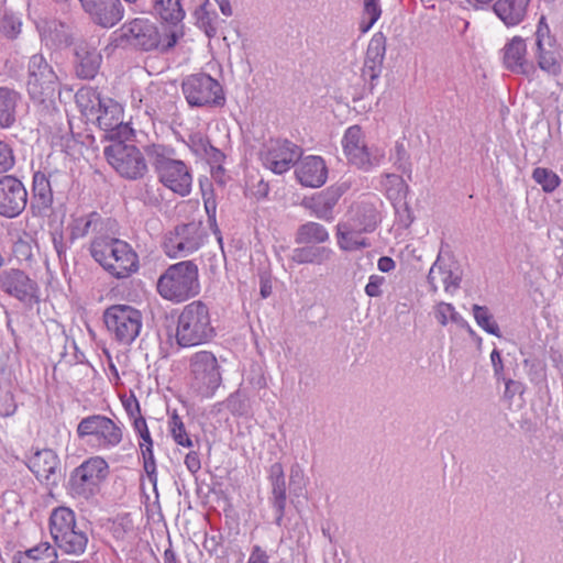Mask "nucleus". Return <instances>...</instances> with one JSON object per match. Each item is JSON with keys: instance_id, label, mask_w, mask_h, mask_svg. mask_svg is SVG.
<instances>
[{"instance_id": "nucleus-16", "label": "nucleus", "mask_w": 563, "mask_h": 563, "mask_svg": "<svg viewBox=\"0 0 563 563\" xmlns=\"http://www.w3.org/2000/svg\"><path fill=\"white\" fill-rule=\"evenodd\" d=\"M95 117L98 126L104 132L102 137L106 140L114 142L130 139L133 134L132 128L123 121V108L111 98L104 99Z\"/></svg>"}, {"instance_id": "nucleus-55", "label": "nucleus", "mask_w": 563, "mask_h": 563, "mask_svg": "<svg viewBox=\"0 0 563 563\" xmlns=\"http://www.w3.org/2000/svg\"><path fill=\"white\" fill-rule=\"evenodd\" d=\"M505 383L504 398L511 401L516 395H522L525 393V386L521 382L511 378L501 379Z\"/></svg>"}, {"instance_id": "nucleus-7", "label": "nucleus", "mask_w": 563, "mask_h": 563, "mask_svg": "<svg viewBox=\"0 0 563 563\" xmlns=\"http://www.w3.org/2000/svg\"><path fill=\"white\" fill-rule=\"evenodd\" d=\"M108 475L109 465L103 457H89L70 473L67 489L73 497L88 500L100 492Z\"/></svg>"}, {"instance_id": "nucleus-23", "label": "nucleus", "mask_w": 563, "mask_h": 563, "mask_svg": "<svg viewBox=\"0 0 563 563\" xmlns=\"http://www.w3.org/2000/svg\"><path fill=\"white\" fill-rule=\"evenodd\" d=\"M346 190L347 186L345 184L330 186L312 197L305 206L318 219L331 222L334 219L333 209Z\"/></svg>"}, {"instance_id": "nucleus-25", "label": "nucleus", "mask_w": 563, "mask_h": 563, "mask_svg": "<svg viewBox=\"0 0 563 563\" xmlns=\"http://www.w3.org/2000/svg\"><path fill=\"white\" fill-rule=\"evenodd\" d=\"M59 459L51 449L36 451L29 460V468L38 481H45L47 485L57 484L56 470Z\"/></svg>"}, {"instance_id": "nucleus-4", "label": "nucleus", "mask_w": 563, "mask_h": 563, "mask_svg": "<svg viewBox=\"0 0 563 563\" xmlns=\"http://www.w3.org/2000/svg\"><path fill=\"white\" fill-rule=\"evenodd\" d=\"M159 181L173 192L187 196L191 191L192 175L189 167L175 158V150L163 144H148L144 147Z\"/></svg>"}, {"instance_id": "nucleus-1", "label": "nucleus", "mask_w": 563, "mask_h": 563, "mask_svg": "<svg viewBox=\"0 0 563 563\" xmlns=\"http://www.w3.org/2000/svg\"><path fill=\"white\" fill-rule=\"evenodd\" d=\"M179 35L178 31H164L162 33L155 22L144 18H135L123 23L111 33L106 49L157 51L166 54L175 47L179 41Z\"/></svg>"}, {"instance_id": "nucleus-27", "label": "nucleus", "mask_w": 563, "mask_h": 563, "mask_svg": "<svg viewBox=\"0 0 563 563\" xmlns=\"http://www.w3.org/2000/svg\"><path fill=\"white\" fill-rule=\"evenodd\" d=\"M53 190L49 179L42 172L33 175L31 208L35 216L47 217L53 208Z\"/></svg>"}, {"instance_id": "nucleus-45", "label": "nucleus", "mask_w": 563, "mask_h": 563, "mask_svg": "<svg viewBox=\"0 0 563 563\" xmlns=\"http://www.w3.org/2000/svg\"><path fill=\"white\" fill-rule=\"evenodd\" d=\"M360 234L361 233L352 230L351 227L346 225L343 222H339L336 224L338 245L343 251H346V252L353 251L354 239H355V236H357Z\"/></svg>"}, {"instance_id": "nucleus-9", "label": "nucleus", "mask_w": 563, "mask_h": 563, "mask_svg": "<svg viewBox=\"0 0 563 563\" xmlns=\"http://www.w3.org/2000/svg\"><path fill=\"white\" fill-rule=\"evenodd\" d=\"M103 322L118 343L129 346L141 333L143 314L130 305H112L103 311Z\"/></svg>"}, {"instance_id": "nucleus-57", "label": "nucleus", "mask_w": 563, "mask_h": 563, "mask_svg": "<svg viewBox=\"0 0 563 563\" xmlns=\"http://www.w3.org/2000/svg\"><path fill=\"white\" fill-rule=\"evenodd\" d=\"M52 242L54 250L58 256L59 261H64L66 258L67 244L64 240V234L62 231L52 232Z\"/></svg>"}, {"instance_id": "nucleus-49", "label": "nucleus", "mask_w": 563, "mask_h": 563, "mask_svg": "<svg viewBox=\"0 0 563 563\" xmlns=\"http://www.w3.org/2000/svg\"><path fill=\"white\" fill-rule=\"evenodd\" d=\"M201 158H205L210 164L214 175L222 174L224 172L222 163L224 162L225 155L212 144L209 145L207 153L203 154Z\"/></svg>"}, {"instance_id": "nucleus-58", "label": "nucleus", "mask_w": 563, "mask_h": 563, "mask_svg": "<svg viewBox=\"0 0 563 563\" xmlns=\"http://www.w3.org/2000/svg\"><path fill=\"white\" fill-rule=\"evenodd\" d=\"M490 362L494 369V377L496 378L497 382H500V379H504L505 377V367L500 352L497 349H494L492 351Z\"/></svg>"}, {"instance_id": "nucleus-37", "label": "nucleus", "mask_w": 563, "mask_h": 563, "mask_svg": "<svg viewBox=\"0 0 563 563\" xmlns=\"http://www.w3.org/2000/svg\"><path fill=\"white\" fill-rule=\"evenodd\" d=\"M329 238L328 230L313 221L300 224L295 233L296 244H322L329 241Z\"/></svg>"}, {"instance_id": "nucleus-41", "label": "nucleus", "mask_w": 563, "mask_h": 563, "mask_svg": "<svg viewBox=\"0 0 563 563\" xmlns=\"http://www.w3.org/2000/svg\"><path fill=\"white\" fill-rule=\"evenodd\" d=\"M382 185L391 199L405 198L409 191V186L404 178L396 174H385Z\"/></svg>"}, {"instance_id": "nucleus-19", "label": "nucleus", "mask_w": 563, "mask_h": 563, "mask_svg": "<svg viewBox=\"0 0 563 563\" xmlns=\"http://www.w3.org/2000/svg\"><path fill=\"white\" fill-rule=\"evenodd\" d=\"M202 243L199 228L195 223H186L175 228L164 241L167 256H187L197 251Z\"/></svg>"}, {"instance_id": "nucleus-13", "label": "nucleus", "mask_w": 563, "mask_h": 563, "mask_svg": "<svg viewBox=\"0 0 563 563\" xmlns=\"http://www.w3.org/2000/svg\"><path fill=\"white\" fill-rule=\"evenodd\" d=\"M342 145L347 161L365 172L380 165L385 157L382 150L366 146L360 125H352L345 131Z\"/></svg>"}, {"instance_id": "nucleus-33", "label": "nucleus", "mask_w": 563, "mask_h": 563, "mask_svg": "<svg viewBox=\"0 0 563 563\" xmlns=\"http://www.w3.org/2000/svg\"><path fill=\"white\" fill-rule=\"evenodd\" d=\"M527 45L522 37L515 36L504 47V65L507 69L519 73H528V62L526 59Z\"/></svg>"}, {"instance_id": "nucleus-20", "label": "nucleus", "mask_w": 563, "mask_h": 563, "mask_svg": "<svg viewBox=\"0 0 563 563\" xmlns=\"http://www.w3.org/2000/svg\"><path fill=\"white\" fill-rule=\"evenodd\" d=\"M89 20L102 29H112L124 18L121 0H79Z\"/></svg>"}, {"instance_id": "nucleus-14", "label": "nucleus", "mask_w": 563, "mask_h": 563, "mask_svg": "<svg viewBox=\"0 0 563 563\" xmlns=\"http://www.w3.org/2000/svg\"><path fill=\"white\" fill-rule=\"evenodd\" d=\"M0 290L29 307L40 302L37 283L19 268L0 271Z\"/></svg>"}, {"instance_id": "nucleus-47", "label": "nucleus", "mask_w": 563, "mask_h": 563, "mask_svg": "<svg viewBox=\"0 0 563 563\" xmlns=\"http://www.w3.org/2000/svg\"><path fill=\"white\" fill-rule=\"evenodd\" d=\"M141 454L143 457V467L146 473V476L150 483L156 487L157 485V473H156V462L153 453V446H146L141 449Z\"/></svg>"}, {"instance_id": "nucleus-32", "label": "nucleus", "mask_w": 563, "mask_h": 563, "mask_svg": "<svg viewBox=\"0 0 563 563\" xmlns=\"http://www.w3.org/2000/svg\"><path fill=\"white\" fill-rule=\"evenodd\" d=\"M295 247L290 258L297 264L324 265L330 262L334 255L332 249L320 244H301Z\"/></svg>"}, {"instance_id": "nucleus-6", "label": "nucleus", "mask_w": 563, "mask_h": 563, "mask_svg": "<svg viewBox=\"0 0 563 563\" xmlns=\"http://www.w3.org/2000/svg\"><path fill=\"white\" fill-rule=\"evenodd\" d=\"M49 531L57 548L69 555H81L88 544V536L76 522L75 512L67 507L55 508L49 517Z\"/></svg>"}, {"instance_id": "nucleus-43", "label": "nucleus", "mask_w": 563, "mask_h": 563, "mask_svg": "<svg viewBox=\"0 0 563 563\" xmlns=\"http://www.w3.org/2000/svg\"><path fill=\"white\" fill-rule=\"evenodd\" d=\"M228 410L234 416H244L249 412L247 397L241 389L231 394L225 401Z\"/></svg>"}, {"instance_id": "nucleus-10", "label": "nucleus", "mask_w": 563, "mask_h": 563, "mask_svg": "<svg viewBox=\"0 0 563 563\" xmlns=\"http://www.w3.org/2000/svg\"><path fill=\"white\" fill-rule=\"evenodd\" d=\"M181 91L188 104L196 108L223 107L225 95L220 82L206 73L187 76L181 84Z\"/></svg>"}, {"instance_id": "nucleus-26", "label": "nucleus", "mask_w": 563, "mask_h": 563, "mask_svg": "<svg viewBox=\"0 0 563 563\" xmlns=\"http://www.w3.org/2000/svg\"><path fill=\"white\" fill-rule=\"evenodd\" d=\"M296 176L302 186L319 188L328 178L325 162L320 156H307L299 163Z\"/></svg>"}, {"instance_id": "nucleus-28", "label": "nucleus", "mask_w": 563, "mask_h": 563, "mask_svg": "<svg viewBox=\"0 0 563 563\" xmlns=\"http://www.w3.org/2000/svg\"><path fill=\"white\" fill-rule=\"evenodd\" d=\"M76 74L82 79H93L99 71L102 56L100 52L85 41L75 46Z\"/></svg>"}, {"instance_id": "nucleus-62", "label": "nucleus", "mask_w": 563, "mask_h": 563, "mask_svg": "<svg viewBox=\"0 0 563 563\" xmlns=\"http://www.w3.org/2000/svg\"><path fill=\"white\" fill-rule=\"evenodd\" d=\"M461 277L459 275H455L452 271L445 269L444 276H443V285L445 291H453L456 290L460 287Z\"/></svg>"}, {"instance_id": "nucleus-61", "label": "nucleus", "mask_w": 563, "mask_h": 563, "mask_svg": "<svg viewBox=\"0 0 563 563\" xmlns=\"http://www.w3.org/2000/svg\"><path fill=\"white\" fill-rule=\"evenodd\" d=\"M247 563H269L267 552L260 545H253Z\"/></svg>"}, {"instance_id": "nucleus-5", "label": "nucleus", "mask_w": 563, "mask_h": 563, "mask_svg": "<svg viewBox=\"0 0 563 563\" xmlns=\"http://www.w3.org/2000/svg\"><path fill=\"white\" fill-rule=\"evenodd\" d=\"M157 292L173 303L185 302L200 294L199 268L194 261L169 265L158 277Z\"/></svg>"}, {"instance_id": "nucleus-24", "label": "nucleus", "mask_w": 563, "mask_h": 563, "mask_svg": "<svg viewBox=\"0 0 563 563\" xmlns=\"http://www.w3.org/2000/svg\"><path fill=\"white\" fill-rule=\"evenodd\" d=\"M184 0H153V11L164 24L165 32L180 33L179 38L184 36L183 20L186 15Z\"/></svg>"}, {"instance_id": "nucleus-46", "label": "nucleus", "mask_w": 563, "mask_h": 563, "mask_svg": "<svg viewBox=\"0 0 563 563\" xmlns=\"http://www.w3.org/2000/svg\"><path fill=\"white\" fill-rule=\"evenodd\" d=\"M395 166L398 170L406 174L408 179H411V163L409 154L404 143L397 142L395 145Z\"/></svg>"}, {"instance_id": "nucleus-11", "label": "nucleus", "mask_w": 563, "mask_h": 563, "mask_svg": "<svg viewBox=\"0 0 563 563\" xmlns=\"http://www.w3.org/2000/svg\"><path fill=\"white\" fill-rule=\"evenodd\" d=\"M128 139L112 142L103 150L108 163L124 178L140 179L147 173V164L143 153L133 144H126Z\"/></svg>"}, {"instance_id": "nucleus-12", "label": "nucleus", "mask_w": 563, "mask_h": 563, "mask_svg": "<svg viewBox=\"0 0 563 563\" xmlns=\"http://www.w3.org/2000/svg\"><path fill=\"white\" fill-rule=\"evenodd\" d=\"M27 91L40 102L51 99L59 86L58 77L43 54H34L27 63Z\"/></svg>"}, {"instance_id": "nucleus-36", "label": "nucleus", "mask_w": 563, "mask_h": 563, "mask_svg": "<svg viewBox=\"0 0 563 563\" xmlns=\"http://www.w3.org/2000/svg\"><path fill=\"white\" fill-rule=\"evenodd\" d=\"M20 95L14 89L0 87V129H7L15 122V109Z\"/></svg>"}, {"instance_id": "nucleus-51", "label": "nucleus", "mask_w": 563, "mask_h": 563, "mask_svg": "<svg viewBox=\"0 0 563 563\" xmlns=\"http://www.w3.org/2000/svg\"><path fill=\"white\" fill-rule=\"evenodd\" d=\"M133 428L142 440L140 442V449L153 446V440L148 431L146 420L143 416L135 418V421H133Z\"/></svg>"}, {"instance_id": "nucleus-34", "label": "nucleus", "mask_w": 563, "mask_h": 563, "mask_svg": "<svg viewBox=\"0 0 563 563\" xmlns=\"http://www.w3.org/2000/svg\"><path fill=\"white\" fill-rule=\"evenodd\" d=\"M530 0H497L493 9L507 26H515L523 21Z\"/></svg>"}, {"instance_id": "nucleus-31", "label": "nucleus", "mask_w": 563, "mask_h": 563, "mask_svg": "<svg viewBox=\"0 0 563 563\" xmlns=\"http://www.w3.org/2000/svg\"><path fill=\"white\" fill-rule=\"evenodd\" d=\"M379 221V214L373 203L361 202L351 211V216L343 221L358 233L373 232Z\"/></svg>"}, {"instance_id": "nucleus-52", "label": "nucleus", "mask_w": 563, "mask_h": 563, "mask_svg": "<svg viewBox=\"0 0 563 563\" xmlns=\"http://www.w3.org/2000/svg\"><path fill=\"white\" fill-rule=\"evenodd\" d=\"M210 141L207 136L201 133H195L189 136L188 145L195 155L202 157L207 153V148L210 145Z\"/></svg>"}, {"instance_id": "nucleus-29", "label": "nucleus", "mask_w": 563, "mask_h": 563, "mask_svg": "<svg viewBox=\"0 0 563 563\" xmlns=\"http://www.w3.org/2000/svg\"><path fill=\"white\" fill-rule=\"evenodd\" d=\"M40 34L46 44L51 43L55 48H66L77 44L74 26L59 20L45 21L40 27Z\"/></svg>"}, {"instance_id": "nucleus-30", "label": "nucleus", "mask_w": 563, "mask_h": 563, "mask_svg": "<svg viewBox=\"0 0 563 563\" xmlns=\"http://www.w3.org/2000/svg\"><path fill=\"white\" fill-rule=\"evenodd\" d=\"M269 481L272 485V505L276 511L275 523L283 525L286 508V479L283 465L274 463L269 468Z\"/></svg>"}, {"instance_id": "nucleus-15", "label": "nucleus", "mask_w": 563, "mask_h": 563, "mask_svg": "<svg viewBox=\"0 0 563 563\" xmlns=\"http://www.w3.org/2000/svg\"><path fill=\"white\" fill-rule=\"evenodd\" d=\"M76 432L79 439L95 437L103 448H114L121 443L123 438L121 427L102 415H91L82 418Z\"/></svg>"}, {"instance_id": "nucleus-54", "label": "nucleus", "mask_w": 563, "mask_h": 563, "mask_svg": "<svg viewBox=\"0 0 563 563\" xmlns=\"http://www.w3.org/2000/svg\"><path fill=\"white\" fill-rule=\"evenodd\" d=\"M23 555L27 556L33 563H41L42 559H51L52 555H55V550L48 544H42L27 550Z\"/></svg>"}, {"instance_id": "nucleus-64", "label": "nucleus", "mask_w": 563, "mask_h": 563, "mask_svg": "<svg viewBox=\"0 0 563 563\" xmlns=\"http://www.w3.org/2000/svg\"><path fill=\"white\" fill-rule=\"evenodd\" d=\"M185 465L191 474H196L201 468L199 454L196 451L189 452L185 456Z\"/></svg>"}, {"instance_id": "nucleus-8", "label": "nucleus", "mask_w": 563, "mask_h": 563, "mask_svg": "<svg viewBox=\"0 0 563 563\" xmlns=\"http://www.w3.org/2000/svg\"><path fill=\"white\" fill-rule=\"evenodd\" d=\"M191 388L201 397L210 398L222 383L221 365L211 351L201 350L189 357Z\"/></svg>"}, {"instance_id": "nucleus-38", "label": "nucleus", "mask_w": 563, "mask_h": 563, "mask_svg": "<svg viewBox=\"0 0 563 563\" xmlns=\"http://www.w3.org/2000/svg\"><path fill=\"white\" fill-rule=\"evenodd\" d=\"M76 103L79 107L81 113L88 119L95 117L99 111L101 103L104 101V97L92 88H80L75 95Z\"/></svg>"}, {"instance_id": "nucleus-3", "label": "nucleus", "mask_w": 563, "mask_h": 563, "mask_svg": "<svg viewBox=\"0 0 563 563\" xmlns=\"http://www.w3.org/2000/svg\"><path fill=\"white\" fill-rule=\"evenodd\" d=\"M174 338L179 347H194L209 343L216 336L210 309L201 300L185 305L176 320Z\"/></svg>"}, {"instance_id": "nucleus-53", "label": "nucleus", "mask_w": 563, "mask_h": 563, "mask_svg": "<svg viewBox=\"0 0 563 563\" xmlns=\"http://www.w3.org/2000/svg\"><path fill=\"white\" fill-rule=\"evenodd\" d=\"M15 159L12 148L0 141V173H7L14 166Z\"/></svg>"}, {"instance_id": "nucleus-60", "label": "nucleus", "mask_w": 563, "mask_h": 563, "mask_svg": "<svg viewBox=\"0 0 563 563\" xmlns=\"http://www.w3.org/2000/svg\"><path fill=\"white\" fill-rule=\"evenodd\" d=\"M444 273H445V268L439 264V258H438L431 266L428 277H427L428 283L430 285V290L432 292H437V290H438V285L435 283L437 275H440L443 278Z\"/></svg>"}, {"instance_id": "nucleus-50", "label": "nucleus", "mask_w": 563, "mask_h": 563, "mask_svg": "<svg viewBox=\"0 0 563 563\" xmlns=\"http://www.w3.org/2000/svg\"><path fill=\"white\" fill-rule=\"evenodd\" d=\"M289 486L291 494H294L297 497L302 495L305 487V475L303 471L298 464L292 465L290 468Z\"/></svg>"}, {"instance_id": "nucleus-35", "label": "nucleus", "mask_w": 563, "mask_h": 563, "mask_svg": "<svg viewBox=\"0 0 563 563\" xmlns=\"http://www.w3.org/2000/svg\"><path fill=\"white\" fill-rule=\"evenodd\" d=\"M194 16L196 25L209 38L217 36L222 23H224V20L219 18L214 5L209 0H205L196 8Z\"/></svg>"}, {"instance_id": "nucleus-42", "label": "nucleus", "mask_w": 563, "mask_h": 563, "mask_svg": "<svg viewBox=\"0 0 563 563\" xmlns=\"http://www.w3.org/2000/svg\"><path fill=\"white\" fill-rule=\"evenodd\" d=\"M532 178L545 192L554 191L561 181L560 177L553 170L543 167L534 168Z\"/></svg>"}, {"instance_id": "nucleus-44", "label": "nucleus", "mask_w": 563, "mask_h": 563, "mask_svg": "<svg viewBox=\"0 0 563 563\" xmlns=\"http://www.w3.org/2000/svg\"><path fill=\"white\" fill-rule=\"evenodd\" d=\"M22 22L19 16L5 13L0 20V32L9 40H14L21 33Z\"/></svg>"}, {"instance_id": "nucleus-39", "label": "nucleus", "mask_w": 563, "mask_h": 563, "mask_svg": "<svg viewBox=\"0 0 563 563\" xmlns=\"http://www.w3.org/2000/svg\"><path fill=\"white\" fill-rule=\"evenodd\" d=\"M101 224V216L97 212H90L87 216L78 217L70 224L69 238L71 241L82 239L91 232H96Z\"/></svg>"}, {"instance_id": "nucleus-40", "label": "nucleus", "mask_w": 563, "mask_h": 563, "mask_svg": "<svg viewBox=\"0 0 563 563\" xmlns=\"http://www.w3.org/2000/svg\"><path fill=\"white\" fill-rule=\"evenodd\" d=\"M473 314L476 323L487 333L501 336L499 325L486 306L474 305Z\"/></svg>"}, {"instance_id": "nucleus-59", "label": "nucleus", "mask_w": 563, "mask_h": 563, "mask_svg": "<svg viewBox=\"0 0 563 563\" xmlns=\"http://www.w3.org/2000/svg\"><path fill=\"white\" fill-rule=\"evenodd\" d=\"M454 307L451 303L440 302L435 307V318L441 325H446L449 318H451Z\"/></svg>"}, {"instance_id": "nucleus-63", "label": "nucleus", "mask_w": 563, "mask_h": 563, "mask_svg": "<svg viewBox=\"0 0 563 563\" xmlns=\"http://www.w3.org/2000/svg\"><path fill=\"white\" fill-rule=\"evenodd\" d=\"M123 406L126 413L133 419V421H135V418L139 416H142L139 400L133 395L123 401Z\"/></svg>"}, {"instance_id": "nucleus-21", "label": "nucleus", "mask_w": 563, "mask_h": 563, "mask_svg": "<svg viewBox=\"0 0 563 563\" xmlns=\"http://www.w3.org/2000/svg\"><path fill=\"white\" fill-rule=\"evenodd\" d=\"M536 45L538 48V64L540 68L550 75L556 76L562 67L559 62V51L555 38L550 34L545 18L541 16L536 32Z\"/></svg>"}, {"instance_id": "nucleus-48", "label": "nucleus", "mask_w": 563, "mask_h": 563, "mask_svg": "<svg viewBox=\"0 0 563 563\" xmlns=\"http://www.w3.org/2000/svg\"><path fill=\"white\" fill-rule=\"evenodd\" d=\"M382 8L379 0H364V15L368 19L367 23L361 24L363 32H367L380 18Z\"/></svg>"}, {"instance_id": "nucleus-17", "label": "nucleus", "mask_w": 563, "mask_h": 563, "mask_svg": "<svg viewBox=\"0 0 563 563\" xmlns=\"http://www.w3.org/2000/svg\"><path fill=\"white\" fill-rule=\"evenodd\" d=\"M27 205V190L15 176L0 178V216L13 219L20 216Z\"/></svg>"}, {"instance_id": "nucleus-18", "label": "nucleus", "mask_w": 563, "mask_h": 563, "mask_svg": "<svg viewBox=\"0 0 563 563\" xmlns=\"http://www.w3.org/2000/svg\"><path fill=\"white\" fill-rule=\"evenodd\" d=\"M302 155V150L288 140L271 141L267 150L262 154V161L266 168L275 174H283L290 169Z\"/></svg>"}, {"instance_id": "nucleus-22", "label": "nucleus", "mask_w": 563, "mask_h": 563, "mask_svg": "<svg viewBox=\"0 0 563 563\" xmlns=\"http://www.w3.org/2000/svg\"><path fill=\"white\" fill-rule=\"evenodd\" d=\"M386 36L382 32L375 33L367 45L362 78L368 81V89L372 92L376 81L380 77L386 54Z\"/></svg>"}, {"instance_id": "nucleus-56", "label": "nucleus", "mask_w": 563, "mask_h": 563, "mask_svg": "<svg viewBox=\"0 0 563 563\" xmlns=\"http://www.w3.org/2000/svg\"><path fill=\"white\" fill-rule=\"evenodd\" d=\"M385 284V277L379 275H371L365 286V294L368 297L382 296V286Z\"/></svg>"}, {"instance_id": "nucleus-2", "label": "nucleus", "mask_w": 563, "mask_h": 563, "mask_svg": "<svg viewBox=\"0 0 563 563\" xmlns=\"http://www.w3.org/2000/svg\"><path fill=\"white\" fill-rule=\"evenodd\" d=\"M91 257L112 277L124 279L139 269V255L120 239L96 236L89 246Z\"/></svg>"}]
</instances>
